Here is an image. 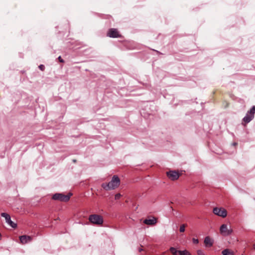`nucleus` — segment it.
<instances>
[{
	"label": "nucleus",
	"instance_id": "1",
	"mask_svg": "<svg viewBox=\"0 0 255 255\" xmlns=\"http://www.w3.org/2000/svg\"><path fill=\"white\" fill-rule=\"evenodd\" d=\"M120 184V180L117 175H114L111 181L108 183H104L102 184V187L106 190L115 189L118 187Z\"/></svg>",
	"mask_w": 255,
	"mask_h": 255
},
{
	"label": "nucleus",
	"instance_id": "2",
	"mask_svg": "<svg viewBox=\"0 0 255 255\" xmlns=\"http://www.w3.org/2000/svg\"><path fill=\"white\" fill-rule=\"evenodd\" d=\"M72 195V193H69L67 195H64L61 193H57L53 195L52 198L54 200L66 202L70 200Z\"/></svg>",
	"mask_w": 255,
	"mask_h": 255
},
{
	"label": "nucleus",
	"instance_id": "3",
	"mask_svg": "<svg viewBox=\"0 0 255 255\" xmlns=\"http://www.w3.org/2000/svg\"><path fill=\"white\" fill-rule=\"evenodd\" d=\"M255 114V106H253L251 110L248 111L243 120L246 123H249L254 118Z\"/></svg>",
	"mask_w": 255,
	"mask_h": 255
},
{
	"label": "nucleus",
	"instance_id": "4",
	"mask_svg": "<svg viewBox=\"0 0 255 255\" xmlns=\"http://www.w3.org/2000/svg\"><path fill=\"white\" fill-rule=\"evenodd\" d=\"M89 221L93 224L97 225H101L103 223V219L101 216L93 214L89 217Z\"/></svg>",
	"mask_w": 255,
	"mask_h": 255
},
{
	"label": "nucleus",
	"instance_id": "5",
	"mask_svg": "<svg viewBox=\"0 0 255 255\" xmlns=\"http://www.w3.org/2000/svg\"><path fill=\"white\" fill-rule=\"evenodd\" d=\"M220 231L221 234L224 236H228L232 234L233 230L231 227L228 228L227 225L223 224L221 225L220 228Z\"/></svg>",
	"mask_w": 255,
	"mask_h": 255
},
{
	"label": "nucleus",
	"instance_id": "6",
	"mask_svg": "<svg viewBox=\"0 0 255 255\" xmlns=\"http://www.w3.org/2000/svg\"><path fill=\"white\" fill-rule=\"evenodd\" d=\"M213 212L214 214L223 218L226 217L227 215V211L223 208L215 207L213 209Z\"/></svg>",
	"mask_w": 255,
	"mask_h": 255
},
{
	"label": "nucleus",
	"instance_id": "7",
	"mask_svg": "<svg viewBox=\"0 0 255 255\" xmlns=\"http://www.w3.org/2000/svg\"><path fill=\"white\" fill-rule=\"evenodd\" d=\"M1 216L5 218V222L12 228H15L17 227V224L11 220L10 216L8 214L2 213Z\"/></svg>",
	"mask_w": 255,
	"mask_h": 255
},
{
	"label": "nucleus",
	"instance_id": "8",
	"mask_svg": "<svg viewBox=\"0 0 255 255\" xmlns=\"http://www.w3.org/2000/svg\"><path fill=\"white\" fill-rule=\"evenodd\" d=\"M107 35L110 37L112 38H118L121 37L119 31L117 29L111 28L109 30Z\"/></svg>",
	"mask_w": 255,
	"mask_h": 255
},
{
	"label": "nucleus",
	"instance_id": "9",
	"mask_svg": "<svg viewBox=\"0 0 255 255\" xmlns=\"http://www.w3.org/2000/svg\"><path fill=\"white\" fill-rule=\"evenodd\" d=\"M167 175L168 178L172 180H177L179 177L178 172L175 171H169L167 172Z\"/></svg>",
	"mask_w": 255,
	"mask_h": 255
},
{
	"label": "nucleus",
	"instance_id": "10",
	"mask_svg": "<svg viewBox=\"0 0 255 255\" xmlns=\"http://www.w3.org/2000/svg\"><path fill=\"white\" fill-rule=\"evenodd\" d=\"M19 240L22 244H25L30 242L32 240V238L29 236L23 235L19 237Z\"/></svg>",
	"mask_w": 255,
	"mask_h": 255
},
{
	"label": "nucleus",
	"instance_id": "11",
	"mask_svg": "<svg viewBox=\"0 0 255 255\" xmlns=\"http://www.w3.org/2000/svg\"><path fill=\"white\" fill-rule=\"evenodd\" d=\"M157 223V219L155 217L151 219H146L143 221V223L147 225H154Z\"/></svg>",
	"mask_w": 255,
	"mask_h": 255
},
{
	"label": "nucleus",
	"instance_id": "12",
	"mask_svg": "<svg viewBox=\"0 0 255 255\" xmlns=\"http://www.w3.org/2000/svg\"><path fill=\"white\" fill-rule=\"evenodd\" d=\"M214 241L209 237H205L204 239V244L206 247H212Z\"/></svg>",
	"mask_w": 255,
	"mask_h": 255
},
{
	"label": "nucleus",
	"instance_id": "13",
	"mask_svg": "<svg viewBox=\"0 0 255 255\" xmlns=\"http://www.w3.org/2000/svg\"><path fill=\"white\" fill-rule=\"evenodd\" d=\"M222 254L223 255H234L233 252L228 249L224 250L222 252Z\"/></svg>",
	"mask_w": 255,
	"mask_h": 255
},
{
	"label": "nucleus",
	"instance_id": "14",
	"mask_svg": "<svg viewBox=\"0 0 255 255\" xmlns=\"http://www.w3.org/2000/svg\"><path fill=\"white\" fill-rule=\"evenodd\" d=\"M170 252L172 253L173 255H178V250H177L174 247H171L169 249Z\"/></svg>",
	"mask_w": 255,
	"mask_h": 255
},
{
	"label": "nucleus",
	"instance_id": "15",
	"mask_svg": "<svg viewBox=\"0 0 255 255\" xmlns=\"http://www.w3.org/2000/svg\"><path fill=\"white\" fill-rule=\"evenodd\" d=\"M178 255H190V253L186 250L179 251Z\"/></svg>",
	"mask_w": 255,
	"mask_h": 255
},
{
	"label": "nucleus",
	"instance_id": "16",
	"mask_svg": "<svg viewBox=\"0 0 255 255\" xmlns=\"http://www.w3.org/2000/svg\"><path fill=\"white\" fill-rule=\"evenodd\" d=\"M185 225H182L180 227V232H184L185 231Z\"/></svg>",
	"mask_w": 255,
	"mask_h": 255
},
{
	"label": "nucleus",
	"instance_id": "17",
	"mask_svg": "<svg viewBox=\"0 0 255 255\" xmlns=\"http://www.w3.org/2000/svg\"><path fill=\"white\" fill-rule=\"evenodd\" d=\"M121 197V194L120 193H118L115 195V198L116 200H118Z\"/></svg>",
	"mask_w": 255,
	"mask_h": 255
},
{
	"label": "nucleus",
	"instance_id": "18",
	"mask_svg": "<svg viewBox=\"0 0 255 255\" xmlns=\"http://www.w3.org/2000/svg\"><path fill=\"white\" fill-rule=\"evenodd\" d=\"M198 255H205L203 252L202 250H198L197 252Z\"/></svg>",
	"mask_w": 255,
	"mask_h": 255
},
{
	"label": "nucleus",
	"instance_id": "19",
	"mask_svg": "<svg viewBox=\"0 0 255 255\" xmlns=\"http://www.w3.org/2000/svg\"><path fill=\"white\" fill-rule=\"evenodd\" d=\"M39 68L41 70L43 71V70H44V69H45V66H44L43 65L41 64V65H40L39 66Z\"/></svg>",
	"mask_w": 255,
	"mask_h": 255
},
{
	"label": "nucleus",
	"instance_id": "20",
	"mask_svg": "<svg viewBox=\"0 0 255 255\" xmlns=\"http://www.w3.org/2000/svg\"><path fill=\"white\" fill-rule=\"evenodd\" d=\"M193 243L194 244H198L199 243L198 240L196 239H195V238H193Z\"/></svg>",
	"mask_w": 255,
	"mask_h": 255
},
{
	"label": "nucleus",
	"instance_id": "21",
	"mask_svg": "<svg viewBox=\"0 0 255 255\" xmlns=\"http://www.w3.org/2000/svg\"><path fill=\"white\" fill-rule=\"evenodd\" d=\"M58 60H59L60 62H61V63H63L64 62V60H63V59H62L61 56H59L58 57Z\"/></svg>",
	"mask_w": 255,
	"mask_h": 255
},
{
	"label": "nucleus",
	"instance_id": "22",
	"mask_svg": "<svg viewBox=\"0 0 255 255\" xmlns=\"http://www.w3.org/2000/svg\"><path fill=\"white\" fill-rule=\"evenodd\" d=\"M253 248L255 250V243L253 245Z\"/></svg>",
	"mask_w": 255,
	"mask_h": 255
},
{
	"label": "nucleus",
	"instance_id": "23",
	"mask_svg": "<svg viewBox=\"0 0 255 255\" xmlns=\"http://www.w3.org/2000/svg\"><path fill=\"white\" fill-rule=\"evenodd\" d=\"M142 250V249H139V252H141Z\"/></svg>",
	"mask_w": 255,
	"mask_h": 255
},
{
	"label": "nucleus",
	"instance_id": "24",
	"mask_svg": "<svg viewBox=\"0 0 255 255\" xmlns=\"http://www.w3.org/2000/svg\"><path fill=\"white\" fill-rule=\"evenodd\" d=\"M73 162H76V160H73Z\"/></svg>",
	"mask_w": 255,
	"mask_h": 255
}]
</instances>
